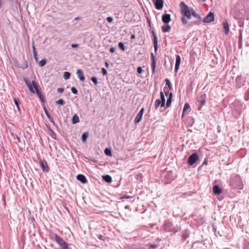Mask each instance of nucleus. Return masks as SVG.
I'll return each instance as SVG.
<instances>
[{
  "label": "nucleus",
  "mask_w": 249,
  "mask_h": 249,
  "mask_svg": "<svg viewBox=\"0 0 249 249\" xmlns=\"http://www.w3.org/2000/svg\"><path fill=\"white\" fill-rule=\"evenodd\" d=\"M24 81L30 91L33 93H36L40 100L44 103L45 99L40 91L41 88L38 83L35 80H33L31 82L27 79H24Z\"/></svg>",
  "instance_id": "nucleus-1"
},
{
  "label": "nucleus",
  "mask_w": 249,
  "mask_h": 249,
  "mask_svg": "<svg viewBox=\"0 0 249 249\" xmlns=\"http://www.w3.org/2000/svg\"><path fill=\"white\" fill-rule=\"evenodd\" d=\"M180 5L181 6V15L183 16V17H186L188 19H190L191 18L192 12L194 10L192 8L189 9L183 2H181Z\"/></svg>",
  "instance_id": "nucleus-2"
},
{
  "label": "nucleus",
  "mask_w": 249,
  "mask_h": 249,
  "mask_svg": "<svg viewBox=\"0 0 249 249\" xmlns=\"http://www.w3.org/2000/svg\"><path fill=\"white\" fill-rule=\"evenodd\" d=\"M192 15L196 18V19L193 21L189 22L188 24V27H191L196 24H199L201 20V17L196 14L195 11H192Z\"/></svg>",
  "instance_id": "nucleus-3"
},
{
  "label": "nucleus",
  "mask_w": 249,
  "mask_h": 249,
  "mask_svg": "<svg viewBox=\"0 0 249 249\" xmlns=\"http://www.w3.org/2000/svg\"><path fill=\"white\" fill-rule=\"evenodd\" d=\"M54 237L55 241L62 247V249H67L68 245L67 243L61 237L59 236L57 234H54Z\"/></svg>",
  "instance_id": "nucleus-4"
},
{
  "label": "nucleus",
  "mask_w": 249,
  "mask_h": 249,
  "mask_svg": "<svg viewBox=\"0 0 249 249\" xmlns=\"http://www.w3.org/2000/svg\"><path fill=\"white\" fill-rule=\"evenodd\" d=\"M206 102V95L205 94H202L197 99V103L199 106V109H200L201 107L205 105Z\"/></svg>",
  "instance_id": "nucleus-5"
},
{
  "label": "nucleus",
  "mask_w": 249,
  "mask_h": 249,
  "mask_svg": "<svg viewBox=\"0 0 249 249\" xmlns=\"http://www.w3.org/2000/svg\"><path fill=\"white\" fill-rule=\"evenodd\" d=\"M199 159L198 156L196 153H194L190 155L188 159V163L189 165H193Z\"/></svg>",
  "instance_id": "nucleus-6"
},
{
  "label": "nucleus",
  "mask_w": 249,
  "mask_h": 249,
  "mask_svg": "<svg viewBox=\"0 0 249 249\" xmlns=\"http://www.w3.org/2000/svg\"><path fill=\"white\" fill-rule=\"evenodd\" d=\"M39 164L43 172L47 173L49 171L50 168L48 165L46 160H39Z\"/></svg>",
  "instance_id": "nucleus-7"
},
{
  "label": "nucleus",
  "mask_w": 249,
  "mask_h": 249,
  "mask_svg": "<svg viewBox=\"0 0 249 249\" xmlns=\"http://www.w3.org/2000/svg\"><path fill=\"white\" fill-rule=\"evenodd\" d=\"M157 10H160L163 6V0H152Z\"/></svg>",
  "instance_id": "nucleus-8"
},
{
  "label": "nucleus",
  "mask_w": 249,
  "mask_h": 249,
  "mask_svg": "<svg viewBox=\"0 0 249 249\" xmlns=\"http://www.w3.org/2000/svg\"><path fill=\"white\" fill-rule=\"evenodd\" d=\"M214 14L212 12H210L203 19V21L205 23H210L214 20Z\"/></svg>",
  "instance_id": "nucleus-9"
},
{
  "label": "nucleus",
  "mask_w": 249,
  "mask_h": 249,
  "mask_svg": "<svg viewBox=\"0 0 249 249\" xmlns=\"http://www.w3.org/2000/svg\"><path fill=\"white\" fill-rule=\"evenodd\" d=\"M173 229L172 223L170 222H166L163 225V229L166 231H170Z\"/></svg>",
  "instance_id": "nucleus-10"
},
{
  "label": "nucleus",
  "mask_w": 249,
  "mask_h": 249,
  "mask_svg": "<svg viewBox=\"0 0 249 249\" xmlns=\"http://www.w3.org/2000/svg\"><path fill=\"white\" fill-rule=\"evenodd\" d=\"M176 64H175V71H177L179 69V67L181 61V58L179 55H176Z\"/></svg>",
  "instance_id": "nucleus-11"
},
{
  "label": "nucleus",
  "mask_w": 249,
  "mask_h": 249,
  "mask_svg": "<svg viewBox=\"0 0 249 249\" xmlns=\"http://www.w3.org/2000/svg\"><path fill=\"white\" fill-rule=\"evenodd\" d=\"M171 20V16L170 14H165L162 17V21L165 24L168 23Z\"/></svg>",
  "instance_id": "nucleus-12"
},
{
  "label": "nucleus",
  "mask_w": 249,
  "mask_h": 249,
  "mask_svg": "<svg viewBox=\"0 0 249 249\" xmlns=\"http://www.w3.org/2000/svg\"><path fill=\"white\" fill-rule=\"evenodd\" d=\"M222 25H223V27L224 29V33L226 35L229 34V32H230V29H229V25L228 21L227 20H225V21H224L223 22Z\"/></svg>",
  "instance_id": "nucleus-13"
},
{
  "label": "nucleus",
  "mask_w": 249,
  "mask_h": 249,
  "mask_svg": "<svg viewBox=\"0 0 249 249\" xmlns=\"http://www.w3.org/2000/svg\"><path fill=\"white\" fill-rule=\"evenodd\" d=\"M152 34L154 38V47L155 51L156 52L158 49V38L157 37V36L156 35V33L153 31H152Z\"/></svg>",
  "instance_id": "nucleus-14"
},
{
  "label": "nucleus",
  "mask_w": 249,
  "mask_h": 249,
  "mask_svg": "<svg viewBox=\"0 0 249 249\" xmlns=\"http://www.w3.org/2000/svg\"><path fill=\"white\" fill-rule=\"evenodd\" d=\"M151 57L152 60L151 67L153 73L155 72L156 68L155 57L153 53H151Z\"/></svg>",
  "instance_id": "nucleus-15"
},
{
  "label": "nucleus",
  "mask_w": 249,
  "mask_h": 249,
  "mask_svg": "<svg viewBox=\"0 0 249 249\" xmlns=\"http://www.w3.org/2000/svg\"><path fill=\"white\" fill-rule=\"evenodd\" d=\"M76 178L77 180H78L79 181H81L82 183H86L88 181L86 179V178H85V177L82 175V174H79L76 177Z\"/></svg>",
  "instance_id": "nucleus-16"
},
{
  "label": "nucleus",
  "mask_w": 249,
  "mask_h": 249,
  "mask_svg": "<svg viewBox=\"0 0 249 249\" xmlns=\"http://www.w3.org/2000/svg\"><path fill=\"white\" fill-rule=\"evenodd\" d=\"M213 190L215 195H219L222 192V189L218 185H214L213 187Z\"/></svg>",
  "instance_id": "nucleus-17"
},
{
  "label": "nucleus",
  "mask_w": 249,
  "mask_h": 249,
  "mask_svg": "<svg viewBox=\"0 0 249 249\" xmlns=\"http://www.w3.org/2000/svg\"><path fill=\"white\" fill-rule=\"evenodd\" d=\"M77 74L78 75V78L81 81H84L85 80V76L81 70L79 69L77 70Z\"/></svg>",
  "instance_id": "nucleus-18"
},
{
  "label": "nucleus",
  "mask_w": 249,
  "mask_h": 249,
  "mask_svg": "<svg viewBox=\"0 0 249 249\" xmlns=\"http://www.w3.org/2000/svg\"><path fill=\"white\" fill-rule=\"evenodd\" d=\"M172 97L173 94L172 92H170V94H169V97L167 99L166 102V106L167 107H169L171 105Z\"/></svg>",
  "instance_id": "nucleus-19"
},
{
  "label": "nucleus",
  "mask_w": 249,
  "mask_h": 249,
  "mask_svg": "<svg viewBox=\"0 0 249 249\" xmlns=\"http://www.w3.org/2000/svg\"><path fill=\"white\" fill-rule=\"evenodd\" d=\"M170 29H171L170 26L168 24H166V25H163L162 26V31L163 33L169 32L170 30Z\"/></svg>",
  "instance_id": "nucleus-20"
},
{
  "label": "nucleus",
  "mask_w": 249,
  "mask_h": 249,
  "mask_svg": "<svg viewBox=\"0 0 249 249\" xmlns=\"http://www.w3.org/2000/svg\"><path fill=\"white\" fill-rule=\"evenodd\" d=\"M79 122V117L77 114H74L72 118V123L73 124H75Z\"/></svg>",
  "instance_id": "nucleus-21"
},
{
  "label": "nucleus",
  "mask_w": 249,
  "mask_h": 249,
  "mask_svg": "<svg viewBox=\"0 0 249 249\" xmlns=\"http://www.w3.org/2000/svg\"><path fill=\"white\" fill-rule=\"evenodd\" d=\"M160 96L161 98L160 101L162 102V107H164L165 104V98L164 97V93L162 91H160Z\"/></svg>",
  "instance_id": "nucleus-22"
},
{
  "label": "nucleus",
  "mask_w": 249,
  "mask_h": 249,
  "mask_svg": "<svg viewBox=\"0 0 249 249\" xmlns=\"http://www.w3.org/2000/svg\"><path fill=\"white\" fill-rule=\"evenodd\" d=\"M160 106H161V107H162V102L160 101V99H158L157 100H156V102H155V108L157 109Z\"/></svg>",
  "instance_id": "nucleus-23"
},
{
  "label": "nucleus",
  "mask_w": 249,
  "mask_h": 249,
  "mask_svg": "<svg viewBox=\"0 0 249 249\" xmlns=\"http://www.w3.org/2000/svg\"><path fill=\"white\" fill-rule=\"evenodd\" d=\"M142 116V115L141 114H140L138 113V114H137V115L136 116V117L135 119V120H134L135 123L137 124V123H139L141 120Z\"/></svg>",
  "instance_id": "nucleus-24"
},
{
  "label": "nucleus",
  "mask_w": 249,
  "mask_h": 249,
  "mask_svg": "<svg viewBox=\"0 0 249 249\" xmlns=\"http://www.w3.org/2000/svg\"><path fill=\"white\" fill-rule=\"evenodd\" d=\"M190 108V106L188 103H186L184 105L183 110V115L182 117L183 116V114H184L186 111H187Z\"/></svg>",
  "instance_id": "nucleus-25"
},
{
  "label": "nucleus",
  "mask_w": 249,
  "mask_h": 249,
  "mask_svg": "<svg viewBox=\"0 0 249 249\" xmlns=\"http://www.w3.org/2000/svg\"><path fill=\"white\" fill-rule=\"evenodd\" d=\"M88 136H89L88 132H85L84 133H83L82 136V141L83 142H85L86 141V139H87V138L88 137Z\"/></svg>",
  "instance_id": "nucleus-26"
},
{
  "label": "nucleus",
  "mask_w": 249,
  "mask_h": 249,
  "mask_svg": "<svg viewBox=\"0 0 249 249\" xmlns=\"http://www.w3.org/2000/svg\"><path fill=\"white\" fill-rule=\"evenodd\" d=\"M71 74L69 72L66 71L64 73V77L66 80L70 78Z\"/></svg>",
  "instance_id": "nucleus-27"
},
{
  "label": "nucleus",
  "mask_w": 249,
  "mask_h": 249,
  "mask_svg": "<svg viewBox=\"0 0 249 249\" xmlns=\"http://www.w3.org/2000/svg\"><path fill=\"white\" fill-rule=\"evenodd\" d=\"M181 20L184 25H187L188 26V24L189 22H187V20L184 17H182L181 18Z\"/></svg>",
  "instance_id": "nucleus-28"
},
{
  "label": "nucleus",
  "mask_w": 249,
  "mask_h": 249,
  "mask_svg": "<svg viewBox=\"0 0 249 249\" xmlns=\"http://www.w3.org/2000/svg\"><path fill=\"white\" fill-rule=\"evenodd\" d=\"M118 47L119 48L123 50L124 51L125 50V46L123 42H119L118 44Z\"/></svg>",
  "instance_id": "nucleus-29"
},
{
  "label": "nucleus",
  "mask_w": 249,
  "mask_h": 249,
  "mask_svg": "<svg viewBox=\"0 0 249 249\" xmlns=\"http://www.w3.org/2000/svg\"><path fill=\"white\" fill-rule=\"evenodd\" d=\"M46 59H43L41 60V61H40L39 64L40 66L42 67L46 64Z\"/></svg>",
  "instance_id": "nucleus-30"
},
{
  "label": "nucleus",
  "mask_w": 249,
  "mask_h": 249,
  "mask_svg": "<svg viewBox=\"0 0 249 249\" xmlns=\"http://www.w3.org/2000/svg\"><path fill=\"white\" fill-rule=\"evenodd\" d=\"M118 179H119V180L116 183H114L112 185V186H113L114 187H117L119 186V185H120L119 182H120V180H121V177L120 176H119Z\"/></svg>",
  "instance_id": "nucleus-31"
},
{
  "label": "nucleus",
  "mask_w": 249,
  "mask_h": 249,
  "mask_svg": "<svg viewBox=\"0 0 249 249\" xmlns=\"http://www.w3.org/2000/svg\"><path fill=\"white\" fill-rule=\"evenodd\" d=\"M103 179L107 183H109V175H107L103 176Z\"/></svg>",
  "instance_id": "nucleus-32"
},
{
  "label": "nucleus",
  "mask_w": 249,
  "mask_h": 249,
  "mask_svg": "<svg viewBox=\"0 0 249 249\" xmlns=\"http://www.w3.org/2000/svg\"><path fill=\"white\" fill-rule=\"evenodd\" d=\"M166 85H167L168 87L170 89H171V84L169 79H166L165 80Z\"/></svg>",
  "instance_id": "nucleus-33"
},
{
  "label": "nucleus",
  "mask_w": 249,
  "mask_h": 249,
  "mask_svg": "<svg viewBox=\"0 0 249 249\" xmlns=\"http://www.w3.org/2000/svg\"><path fill=\"white\" fill-rule=\"evenodd\" d=\"M45 113H46V114L47 115V116L48 117V119H49V120L54 123V121H53V120L52 118H51V117L50 116V115L49 114V113H48V112L45 110Z\"/></svg>",
  "instance_id": "nucleus-34"
},
{
  "label": "nucleus",
  "mask_w": 249,
  "mask_h": 249,
  "mask_svg": "<svg viewBox=\"0 0 249 249\" xmlns=\"http://www.w3.org/2000/svg\"><path fill=\"white\" fill-rule=\"evenodd\" d=\"M91 81L95 84L97 85L98 83L97 79L95 77H92L91 78Z\"/></svg>",
  "instance_id": "nucleus-35"
},
{
  "label": "nucleus",
  "mask_w": 249,
  "mask_h": 249,
  "mask_svg": "<svg viewBox=\"0 0 249 249\" xmlns=\"http://www.w3.org/2000/svg\"><path fill=\"white\" fill-rule=\"evenodd\" d=\"M33 50L34 56L35 58H36L37 52L36 50V49H35V47L34 46H33Z\"/></svg>",
  "instance_id": "nucleus-36"
},
{
  "label": "nucleus",
  "mask_w": 249,
  "mask_h": 249,
  "mask_svg": "<svg viewBox=\"0 0 249 249\" xmlns=\"http://www.w3.org/2000/svg\"><path fill=\"white\" fill-rule=\"evenodd\" d=\"M56 103L57 104L63 105L64 103V100L63 99H60L58 101H56Z\"/></svg>",
  "instance_id": "nucleus-37"
},
{
  "label": "nucleus",
  "mask_w": 249,
  "mask_h": 249,
  "mask_svg": "<svg viewBox=\"0 0 249 249\" xmlns=\"http://www.w3.org/2000/svg\"><path fill=\"white\" fill-rule=\"evenodd\" d=\"M71 90L72 92V93L75 94H76L77 93V90L74 87H72L71 88Z\"/></svg>",
  "instance_id": "nucleus-38"
},
{
  "label": "nucleus",
  "mask_w": 249,
  "mask_h": 249,
  "mask_svg": "<svg viewBox=\"0 0 249 249\" xmlns=\"http://www.w3.org/2000/svg\"><path fill=\"white\" fill-rule=\"evenodd\" d=\"M137 72L139 74H141L142 72V67H139L137 69Z\"/></svg>",
  "instance_id": "nucleus-39"
},
{
  "label": "nucleus",
  "mask_w": 249,
  "mask_h": 249,
  "mask_svg": "<svg viewBox=\"0 0 249 249\" xmlns=\"http://www.w3.org/2000/svg\"><path fill=\"white\" fill-rule=\"evenodd\" d=\"M102 72L103 75H107V71L104 68L102 69Z\"/></svg>",
  "instance_id": "nucleus-40"
},
{
  "label": "nucleus",
  "mask_w": 249,
  "mask_h": 249,
  "mask_svg": "<svg viewBox=\"0 0 249 249\" xmlns=\"http://www.w3.org/2000/svg\"><path fill=\"white\" fill-rule=\"evenodd\" d=\"M14 101L15 104H16V106H17L18 105H19L18 98H14Z\"/></svg>",
  "instance_id": "nucleus-41"
},
{
  "label": "nucleus",
  "mask_w": 249,
  "mask_h": 249,
  "mask_svg": "<svg viewBox=\"0 0 249 249\" xmlns=\"http://www.w3.org/2000/svg\"><path fill=\"white\" fill-rule=\"evenodd\" d=\"M208 164V160L205 159L204 160V161L202 163V164L200 166V167H201L202 166H203V165H207Z\"/></svg>",
  "instance_id": "nucleus-42"
},
{
  "label": "nucleus",
  "mask_w": 249,
  "mask_h": 249,
  "mask_svg": "<svg viewBox=\"0 0 249 249\" xmlns=\"http://www.w3.org/2000/svg\"><path fill=\"white\" fill-rule=\"evenodd\" d=\"M123 198H133V196H128L127 195H124L123 196Z\"/></svg>",
  "instance_id": "nucleus-43"
},
{
  "label": "nucleus",
  "mask_w": 249,
  "mask_h": 249,
  "mask_svg": "<svg viewBox=\"0 0 249 249\" xmlns=\"http://www.w3.org/2000/svg\"><path fill=\"white\" fill-rule=\"evenodd\" d=\"M105 153L107 155L109 156V148H106L105 150Z\"/></svg>",
  "instance_id": "nucleus-44"
},
{
  "label": "nucleus",
  "mask_w": 249,
  "mask_h": 249,
  "mask_svg": "<svg viewBox=\"0 0 249 249\" xmlns=\"http://www.w3.org/2000/svg\"><path fill=\"white\" fill-rule=\"evenodd\" d=\"M144 109L143 107H142L141 110L139 112V113L141 114L142 115H143V112H144Z\"/></svg>",
  "instance_id": "nucleus-45"
},
{
  "label": "nucleus",
  "mask_w": 249,
  "mask_h": 249,
  "mask_svg": "<svg viewBox=\"0 0 249 249\" xmlns=\"http://www.w3.org/2000/svg\"><path fill=\"white\" fill-rule=\"evenodd\" d=\"M57 91L58 92L62 93L64 91V89L63 88H58L57 89Z\"/></svg>",
  "instance_id": "nucleus-46"
},
{
  "label": "nucleus",
  "mask_w": 249,
  "mask_h": 249,
  "mask_svg": "<svg viewBox=\"0 0 249 249\" xmlns=\"http://www.w3.org/2000/svg\"><path fill=\"white\" fill-rule=\"evenodd\" d=\"M115 51V49L114 47H111L110 48V52L111 53H114Z\"/></svg>",
  "instance_id": "nucleus-47"
},
{
  "label": "nucleus",
  "mask_w": 249,
  "mask_h": 249,
  "mask_svg": "<svg viewBox=\"0 0 249 249\" xmlns=\"http://www.w3.org/2000/svg\"><path fill=\"white\" fill-rule=\"evenodd\" d=\"M71 47L72 48H77V47H78V44H72L71 45Z\"/></svg>",
  "instance_id": "nucleus-48"
},
{
  "label": "nucleus",
  "mask_w": 249,
  "mask_h": 249,
  "mask_svg": "<svg viewBox=\"0 0 249 249\" xmlns=\"http://www.w3.org/2000/svg\"><path fill=\"white\" fill-rule=\"evenodd\" d=\"M135 38V36L134 35H132L130 38L132 39H134Z\"/></svg>",
  "instance_id": "nucleus-49"
},
{
  "label": "nucleus",
  "mask_w": 249,
  "mask_h": 249,
  "mask_svg": "<svg viewBox=\"0 0 249 249\" xmlns=\"http://www.w3.org/2000/svg\"><path fill=\"white\" fill-rule=\"evenodd\" d=\"M103 236L101 235H98V238L100 239H102Z\"/></svg>",
  "instance_id": "nucleus-50"
},
{
  "label": "nucleus",
  "mask_w": 249,
  "mask_h": 249,
  "mask_svg": "<svg viewBox=\"0 0 249 249\" xmlns=\"http://www.w3.org/2000/svg\"><path fill=\"white\" fill-rule=\"evenodd\" d=\"M16 107H17V108H18V111H20V107H19V105H18V106H16Z\"/></svg>",
  "instance_id": "nucleus-51"
},
{
  "label": "nucleus",
  "mask_w": 249,
  "mask_h": 249,
  "mask_svg": "<svg viewBox=\"0 0 249 249\" xmlns=\"http://www.w3.org/2000/svg\"><path fill=\"white\" fill-rule=\"evenodd\" d=\"M129 208V206H128V205H126L125 206V209H128Z\"/></svg>",
  "instance_id": "nucleus-52"
},
{
  "label": "nucleus",
  "mask_w": 249,
  "mask_h": 249,
  "mask_svg": "<svg viewBox=\"0 0 249 249\" xmlns=\"http://www.w3.org/2000/svg\"><path fill=\"white\" fill-rule=\"evenodd\" d=\"M109 178H110V184L112 183V178L110 176L109 177Z\"/></svg>",
  "instance_id": "nucleus-53"
},
{
  "label": "nucleus",
  "mask_w": 249,
  "mask_h": 249,
  "mask_svg": "<svg viewBox=\"0 0 249 249\" xmlns=\"http://www.w3.org/2000/svg\"><path fill=\"white\" fill-rule=\"evenodd\" d=\"M113 20V18H111V17H110V23Z\"/></svg>",
  "instance_id": "nucleus-54"
},
{
  "label": "nucleus",
  "mask_w": 249,
  "mask_h": 249,
  "mask_svg": "<svg viewBox=\"0 0 249 249\" xmlns=\"http://www.w3.org/2000/svg\"><path fill=\"white\" fill-rule=\"evenodd\" d=\"M17 139H18V142H20V138H19V137H18V136H17Z\"/></svg>",
  "instance_id": "nucleus-55"
},
{
  "label": "nucleus",
  "mask_w": 249,
  "mask_h": 249,
  "mask_svg": "<svg viewBox=\"0 0 249 249\" xmlns=\"http://www.w3.org/2000/svg\"><path fill=\"white\" fill-rule=\"evenodd\" d=\"M165 94L166 96H168V92H166V91H165Z\"/></svg>",
  "instance_id": "nucleus-56"
},
{
  "label": "nucleus",
  "mask_w": 249,
  "mask_h": 249,
  "mask_svg": "<svg viewBox=\"0 0 249 249\" xmlns=\"http://www.w3.org/2000/svg\"><path fill=\"white\" fill-rule=\"evenodd\" d=\"M1 6H2L1 0H0V7H1Z\"/></svg>",
  "instance_id": "nucleus-57"
},
{
  "label": "nucleus",
  "mask_w": 249,
  "mask_h": 249,
  "mask_svg": "<svg viewBox=\"0 0 249 249\" xmlns=\"http://www.w3.org/2000/svg\"><path fill=\"white\" fill-rule=\"evenodd\" d=\"M109 17L107 18V20L108 22H109Z\"/></svg>",
  "instance_id": "nucleus-58"
},
{
  "label": "nucleus",
  "mask_w": 249,
  "mask_h": 249,
  "mask_svg": "<svg viewBox=\"0 0 249 249\" xmlns=\"http://www.w3.org/2000/svg\"><path fill=\"white\" fill-rule=\"evenodd\" d=\"M111 156H112V153H111V150H110V157H111Z\"/></svg>",
  "instance_id": "nucleus-59"
},
{
  "label": "nucleus",
  "mask_w": 249,
  "mask_h": 249,
  "mask_svg": "<svg viewBox=\"0 0 249 249\" xmlns=\"http://www.w3.org/2000/svg\"><path fill=\"white\" fill-rule=\"evenodd\" d=\"M79 19V17H77V18H75V20H78V19Z\"/></svg>",
  "instance_id": "nucleus-60"
},
{
  "label": "nucleus",
  "mask_w": 249,
  "mask_h": 249,
  "mask_svg": "<svg viewBox=\"0 0 249 249\" xmlns=\"http://www.w3.org/2000/svg\"><path fill=\"white\" fill-rule=\"evenodd\" d=\"M106 65L107 67L108 66V62H106Z\"/></svg>",
  "instance_id": "nucleus-61"
}]
</instances>
